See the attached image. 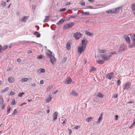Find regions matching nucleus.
<instances>
[{
    "label": "nucleus",
    "instance_id": "14",
    "mask_svg": "<svg viewBox=\"0 0 135 135\" xmlns=\"http://www.w3.org/2000/svg\"><path fill=\"white\" fill-rule=\"evenodd\" d=\"M103 116V113H101V115L100 116L99 118H98V121L97 122V124H99L100 122H101L102 120Z\"/></svg>",
    "mask_w": 135,
    "mask_h": 135
},
{
    "label": "nucleus",
    "instance_id": "3",
    "mask_svg": "<svg viewBox=\"0 0 135 135\" xmlns=\"http://www.w3.org/2000/svg\"><path fill=\"white\" fill-rule=\"evenodd\" d=\"M132 43L129 45V47H132L135 46V35H131V36Z\"/></svg>",
    "mask_w": 135,
    "mask_h": 135
},
{
    "label": "nucleus",
    "instance_id": "59",
    "mask_svg": "<svg viewBox=\"0 0 135 135\" xmlns=\"http://www.w3.org/2000/svg\"><path fill=\"white\" fill-rule=\"evenodd\" d=\"M58 91L57 90H56L54 91L52 93H53L54 94H55Z\"/></svg>",
    "mask_w": 135,
    "mask_h": 135
},
{
    "label": "nucleus",
    "instance_id": "22",
    "mask_svg": "<svg viewBox=\"0 0 135 135\" xmlns=\"http://www.w3.org/2000/svg\"><path fill=\"white\" fill-rule=\"evenodd\" d=\"M113 12H113V13H118L119 11V8H116L115 10L113 9Z\"/></svg>",
    "mask_w": 135,
    "mask_h": 135
},
{
    "label": "nucleus",
    "instance_id": "47",
    "mask_svg": "<svg viewBox=\"0 0 135 135\" xmlns=\"http://www.w3.org/2000/svg\"><path fill=\"white\" fill-rule=\"evenodd\" d=\"M118 96V94H115L113 96V97L114 98H117Z\"/></svg>",
    "mask_w": 135,
    "mask_h": 135
},
{
    "label": "nucleus",
    "instance_id": "2",
    "mask_svg": "<svg viewBox=\"0 0 135 135\" xmlns=\"http://www.w3.org/2000/svg\"><path fill=\"white\" fill-rule=\"evenodd\" d=\"M46 55L47 57L50 59H55V57L52 55V53L49 50L46 51Z\"/></svg>",
    "mask_w": 135,
    "mask_h": 135
},
{
    "label": "nucleus",
    "instance_id": "61",
    "mask_svg": "<svg viewBox=\"0 0 135 135\" xmlns=\"http://www.w3.org/2000/svg\"><path fill=\"white\" fill-rule=\"evenodd\" d=\"M117 83L119 84L120 83V81L119 80H118L117 81Z\"/></svg>",
    "mask_w": 135,
    "mask_h": 135
},
{
    "label": "nucleus",
    "instance_id": "51",
    "mask_svg": "<svg viewBox=\"0 0 135 135\" xmlns=\"http://www.w3.org/2000/svg\"><path fill=\"white\" fill-rule=\"evenodd\" d=\"M28 100L29 101V102H31V101H32V99L31 98V97H29L28 99Z\"/></svg>",
    "mask_w": 135,
    "mask_h": 135
},
{
    "label": "nucleus",
    "instance_id": "46",
    "mask_svg": "<svg viewBox=\"0 0 135 135\" xmlns=\"http://www.w3.org/2000/svg\"><path fill=\"white\" fill-rule=\"evenodd\" d=\"M79 4H81V5H82V6H85V3L84 2H81L79 3Z\"/></svg>",
    "mask_w": 135,
    "mask_h": 135
},
{
    "label": "nucleus",
    "instance_id": "29",
    "mask_svg": "<svg viewBox=\"0 0 135 135\" xmlns=\"http://www.w3.org/2000/svg\"><path fill=\"white\" fill-rule=\"evenodd\" d=\"M106 12L107 13H112L113 12H113V9L108 10L106 11Z\"/></svg>",
    "mask_w": 135,
    "mask_h": 135
},
{
    "label": "nucleus",
    "instance_id": "15",
    "mask_svg": "<svg viewBox=\"0 0 135 135\" xmlns=\"http://www.w3.org/2000/svg\"><path fill=\"white\" fill-rule=\"evenodd\" d=\"M70 94L76 96V97H77L78 96V93L76 91L74 90L72 91Z\"/></svg>",
    "mask_w": 135,
    "mask_h": 135
},
{
    "label": "nucleus",
    "instance_id": "26",
    "mask_svg": "<svg viewBox=\"0 0 135 135\" xmlns=\"http://www.w3.org/2000/svg\"><path fill=\"white\" fill-rule=\"evenodd\" d=\"M86 34L88 35L89 36L91 37L93 35L92 33H91L90 32H89L87 31H85Z\"/></svg>",
    "mask_w": 135,
    "mask_h": 135
},
{
    "label": "nucleus",
    "instance_id": "28",
    "mask_svg": "<svg viewBox=\"0 0 135 135\" xmlns=\"http://www.w3.org/2000/svg\"><path fill=\"white\" fill-rule=\"evenodd\" d=\"M132 8L133 12H135V4H133L132 5Z\"/></svg>",
    "mask_w": 135,
    "mask_h": 135
},
{
    "label": "nucleus",
    "instance_id": "40",
    "mask_svg": "<svg viewBox=\"0 0 135 135\" xmlns=\"http://www.w3.org/2000/svg\"><path fill=\"white\" fill-rule=\"evenodd\" d=\"M10 109H11V107H9L7 109V114H8L9 113H10Z\"/></svg>",
    "mask_w": 135,
    "mask_h": 135
},
{
    "label": "nucleus",
    "instance_id": "25",
    "mask_svg": "<svg viewBox=\"0 0 135 135\" xmlns=\"http://www.w3.org/2000/svg\"><path fill=\"white\" fill-rule=\"evenodd\" d=\"M97 96L101 98H102L103 97V95L100 92L98 93Z\"/></svg>",
    "mask_w": 135,
    "mask_h": 135
},
{
    "label": "nucleus",
    "instance_id": "23",
    "mask_svg": "<svg viewBox=\"0 0 135 135\" xmlns=\"http://www.w3.org/2000/svg\"><path fill=\"white\" fill-rule=\"evenodd\" d=\"M98 51L100 53H105L107 52V51L104 50H98Z\"/></svg>",
    "mask_w": 135,
    "mask_h": 135
},
{
    "label": "nucleus",
    "instance_id": "8",
    "mask_svg": "<svg viewBox=\"0 0 135 135\" xmlns=\"http://www.w3.org/2000/svg\"><path fill=\"white\" fill-rule=\"evenodd\" d=\"M87 41L86 39H83L81 41V44L80 45L84 47H86L87 44Z\"/></svg>",
    "mask_w": 135,
    "mask_h": 135
},
{
    "label": "nucleus",
    "instance_id": "17",
    "mask_svg": "<svg viewBox=\"0 0 135 135\" xmlns=\"http://www.w3.org/2000/svg\"><path fill=\"white\" fill-rule=\"evenodd\" d=\"M70 41H68L67 43L66 48L68 50H69L70 48Z\"/></svg>",
    "mask_w": 135,
    "mask_h": 135
},
{
    "label": "nucleus",
    "instance_id": "58",
    "mask_svg": "<svg viewBox=\"0 0 135 135\" xmlns=\"http://www.w3.org/2000/svg\"><path fill=\"white\" fill-rule=\"evenodd\" d=\"M4 108H5V105H4V104L2 106V109H4Z\"/></svg>",
    "mask_w": 135,
    "mask_h": 135
},
{
    "label": "nucleus",
    "instance_id": "12",
    "mask_svg": "<svg viewBox=\"0 0 135 135\" xmlns=\"http://www.w3.org/2000/svg\"><path fill=\"white\" fill-rule=\"evenodd\" d=\"M124 38L126 40V41L129 44V43L130 42V39L129 37H128V36L125 35L124 36Z\"/></svg>",
    "mask_w": 135,
    "mask_h": 135
},
{
    "label": "nucleus",
    "instance_id": "34",
    "mask_svg": "<svg viewBox=\"0 0 135 135\" xmlns=\"http://www.w3.org/2000/svg\"><path fill=\"white\" fill-rule=\"evenodd\" d=\"M93 119V118L90 117L86 119V121L87 122H89L91 119Z\"/></svg>",
    "mask_w": 135,
    "mask_h": 135
},
{
    "label": "nucleus",
    "instance_id": "60",
    "mask_svg": "<svg viewBox=\"0 0 135 135\" xmlns=\"http://www.w3.org/2000/svg\"><path fill=\"white\" fill-rule=\"evenodd\" d=\"M2 48H3V47H2V46H1V45H0V50L1 51L2 50Z\"/></svg>",
    "mask_w": 135,
    "mask_h": 135
},
{
    "label": "nucleus",
    "instance_id": "11",
    "mask_svg": "<svg viewBox=\"0 0 135 135\" xmlns=\"http://www.w3.org/2000/svg\"><path fill=\"white\" fill-rule=\"evenodd\" d=\"M105 60H97L96 61L98 64H102L104 63Z\"/></svg>",
    "mask_w": 135,
    "mask_h": 135
},
{
    "label": "nucleus",
    "instance_id": "16",
    "mask_svg": "<svg viewBox=\"0 0 135 135\" xmlns=\"http://www.w3.org/2000/svg\"><path fill=\"white\" fill-rule=\"evenodd\" d=\"M58 114V113L57 112H55L53 115V119L55 120L57 119V116Z\"/></svg>",
    "mask_w": 135,
    "mask_h": 135
},
{
    "label": "nucleus",
    "instance_id": "39",
    "mask_svg": "<svg viewBox=\"0 0 135 135\" xmlns=\"http://www.w3.org/2000/svg\"><path fill=\"white\" fill-rule=\"evenodd\" d=\"M43 56L42 55H40L39 56L37 57V58L38 59H41L43 58Z\"/></svg>",
    "mask_w": 135,
    "mask_h": 135
},
{
    "label": "nucleus",
    "instance_id": "30",
    "mask_svg": "<svg viewBox=\"0 0 135 135\" xmlns=\"http://www.w3.org/2000/svg\"><path fill=\"white\" fill-rule=\"evenodd\" d=\"M8 49V46L7 45H4L2 49V50H5L6 49Z\"/></svg>",
    "mask_w": 135,
    "mask_h": 135
},
{
    "label": "nucleus",
    "instance_id": "43",
    "mask_svg": "<svg viewBox=\"0 0 135 135\" xmlns=\"http://www.w3.org/2000/svg\"><path fill=\"white\" fill-rule=\"evenodd\" d=\"M135 125V123H133L131 125V126L129 128H132Z\"/></svg>",
    "mask_w": 135,
    "mask_h": 135
},
{
    "label": "nucleus",
    "instance_id": "45",
    "mask_svg": "<svg viewBox=\"0 0 135 135\" xmlns=\"http://www.w3.org/2000/svg\"><path fill=\"white\" fill-rule=\"evenodd\" d=\"M6 2L3 1L2 3V5L3 6H6Z\"/></svg>",
    "mask_w": 135,
    "mask_h": 135
},
{
    "label": "nucleus",
    "instance_id": "42",
    "mask_svg": "<svg viewBox=\"0 0 135 135\" xmlns=\"http://www.w3.org/2000/svg\"><path fill=\"white\" fill-rule=\"evenodd\" d=\"M17 111L16 109L14 110L13 112V113L12 114L13 115H15L17 113Z\"/></svg>",
    "mask_w": 135,
    "mask_h": 135
},
{
    "label": "nucleus",
    "instance_id": "52",
    "mask_svg": "<svg viewBox=\"0 0 135 135\" xmlns=\"http://www.w3.org/2000/svg\"><path fill=\"white\" fill-rule=\"evenodd\" d=\"M80 126H78L75 127V128L76 130L78 129L79 128H80Z\"/></svg>",
    "mask_w": 135,
    "mask_h": 135
},
{
    "label": "nucleus",
    "instance_id": "13",
    "mask_svg": "<svg viewBox=\"0 0 135 135\" xmlns=\"http://www.w3.org/2000/svg\"><path fill=\"white\" fill-rule=\"evenodd\" d=\"M60 121L61 123L64 124L65 123L67 120L66 119L61 117V119L60 120Z\"/></svg>",
    "mask_w": 135,
    "mask_h": 135
},
{
    "label": "nucleus",
    "instance_id": "38",
    "mask_svg": "<svg viewBox=\"0 0 135 135\" xmlns=\"http://www.w3.org/2000/svg\"><path fill=\"white\" fill-rule=\"evenodd\" d=\"M24 92H22L20 93L18 95V96L20 97H21L23 95L25 94Z\"/></svg>",
    "mask_w": 135,
    "mask_h": 135
},
{
    "label": "nucleus",
    "instance_id": "31",
    "mask_svg": "<svg viewBox=\"0 0 135 135\" xmlns=\"http://www.w3.org/2000/svg\"><path fill=\"white\" fill-rule=\"evenodd\" d=\"M27 20V17L26 16L24 17L21 20L22 22H25Z\"/></svg>",
    "mask_w": 135,
    "mask_h": 135
},
{
    "label": "nucleus",
    "instance_id": "21",
    "mask_svg": "<svg viewBox=\"0 0 135 135\" xmlns=\"http://www.w3.org/2000/svg\"><path fill=\"white\" fill-rule=\"evenodd\" d=\"M8 80L9 82L12 83L14 81V79L12 77H9L8 78Z\"/></svg>",
    "mask_w": 135,
    "mask_h": 135
},
{
    "label": "nucleus",
    "instance_id": "48",
    "mask_svg": "<svg viewBox=\"0 0 135 135\" xmlns=\"http://www.w3.org/2000/svg\"><path fill=\"white\" fill-rule=\"evenodd\" d=\"M60 20L62 23V22H63L64 21L65 19L64 18H62Z\"/></svg>",
    "mask_w": 135,
    "mask_h": 135
},
{
    "label": "nucleus",
    "instance_id": "44",
    "mask_svg": "<svg viewBox=\"0 0 135 135\" xmlns=\"http://www.w3.org/2000/svg\"><path fill=\"white\" fill-rule=\"evenodd\" d=\"M15 93L14 92L11 91L10 93V95H13L15 94Z\"/></svg>",
    "mask_w": 135,
    "mask_h": 135
},
{
    "label": "nucleus",
    "instance_id": "56",
    "mask_svg": "<svg viewBox=\"0 0 135 135\" xmlns=\"http://www.w3.org/2000/svg\"><path fill=\"white\" fill-rule=\"evenodd\" d=\"M62 23V22H61L60 21V20H59L57 23V24L59 25L61 24Z\"/></svg>",
    "mask_w": 135,
    "mask_h": 135
},
{
    "label": "nucleus",
    "instance_id": "4",
    "mask_svg": "<svg viewBox=\"0 0 135 135\" xmlns=\"http://www.w3.org/2000/svg\"><path fill=\"white\" fill-rule=\"evenodd\" d=\"M74 25V22H71L68 24H66L64 25V29L65 30H67L69 28H71Z\"/></svg>",
    "mask_w": 135,
    "mask_h": 135
},
{
    "label": "nucleus",
    "instance_id": "54",
    "mask_svg": "<svg viewBox=\"0 0 135 135\" xmlns=\"http://www.w3.org/2000/svg\"><path fill=\"white\" fill-rule=\"evenodd\" d=\"M118 117V115H115V120H117Z\"/></svg>",
    "mask_w": 135,
    "mask_h": 135
},
{
    "label": "nucleus",
    "instance_id": "62",
    "mask_svg": "<svg viewBox=\"0 0 135 135\" xmlns=\"http://www.w3.org/2000/svg\"><path fill=\"white\" fill-rule=\"evenodd\" d=\"M40 34L39 33L37 34V35L36 36V37H39L40 36Z\"/></svg>",
    "mask_w": 135,
    "mask_h": 135
},
{
    "label": "nucleus",
    "instance_id": "9",
    "mask_svg": "<svg viewBox=\"0 0 135 135\" xmlns=\"http://www.w3.org/2000/svg\"><path fill=\"white\" fill-rule=\"evenodd\" d=\"M131 83H128L125 85L123 88L124 90H127L130 88L131 85Z\"/></svg>",
    "mask_w": 135,
    "mask_h": 135
},
{
    "label": "nucleus",
    "instance_id": "64",
    "mask_svg": "<svg viewBox=\"0 0 135 135\" xmlns=\"http://www.w3.org/2000/svg\"><path fill=\"white\" fill-rule=\"evenodd\" d=\"M21 60H17V61L18 63H20L21 61Z\"/></svg>",
    "mask_w": 135,
    "mask_h": 135
},
{
    "label": "nucleus",
    "instance_id": "63",
    "mask_svg": "<svg viewBox=\"0 0 135 135\" xmlns=\"http://www.w3.org/2000/svg\"><path fill=\"white\" fill-rule=\"evenodd\" d=\"M71 3H70V2H68L66 4V5H69Z\"/></svg>",
    "mask_w": 135,
    "mask_h": 135
},
{
    "label": "nucleus",
    "instance_id": "7",
    "mask_svg": "<svg viewBox=\"0 0 135 135\" xmlns=\"http://www.w3.org/2000/svg\"><path fill=\"white\" fill-rule=\"evenodd\" d=\"M114 74V73L113 72L108 73L106 74L105 75V77L107 79L109 80H111L112 79V77Z\"/></svg>",
    "mask_w": 135,
    "mask_h": 135
},
{
    "label": "nucleus",
    "instance_id": "37",
    "mask_svg": "<svg viewBox=\"0 0 135 135\" xmlns=\"http://www.w3.org/2000/svg\"><path fill=\"white\" fill-rule=\"evenodd\" d=\"M13 105H16L15 100V99H12L11 103Z\"/></svg>",
    "mask_w": 135,
    "mask_h": 135
},
{
    "label": "nucleus",
    "instance_id": "19",
    "mask_svg": "<svg viewBox=\"0 0 135 135\" xmlns=\"http://www.w3.org/2000/svg\"><path fill=\"white\" fill-rule=\"evenodd\" d=\"M126 48L122 46L119 48V52H122L125 50Z\"/></svg>",
    "mask_w": 135,
    "mask_h": 135
},
{
    "label": "nucleus",
    "instance_id": "50",
    "mask_svg": "<svg viewBox=\"0 0 135 135\" xmlns=\"http://www.w3.org/2000/svg\"><path fill=\"white\" fill-rule=\"evenodd\" d=\"M66 9L65 8H62L60 10V11H65L66 10Z\"/></svg>",
    "mask_w": 135,
    "mask_h": 135
},
{
    "label": "nucleus",
    "instance_id": "27",
    "mask_svg": "<svg viewBox=\"0 0 135 135\" xmlns=\"http://www.w3.org/2000/svg\"><path fill=\"white\" fill-rule=\"evenodd\" d=\"M82 14L83 15H89L90 14V13L89 12H83Z\"/></svg>",
    "mask_w": 135,
    "mask_h": 135
},
{
    "label": "nucleus",
    "instance_id": "1",
    "mask_svg": "<svg viewBox=\"0 0 135 135\" xmlns=\"http://www.w3.org/2000/svg\"><path fill=\"white\" fill-rule=\"evenodd\" d=\"M116 54L117 53L115 51H113L111 52H107L105 54H102L100 56L103 59H108L110 57L112 56V55Z\"/></svg>",
    "mask_w": 135,
    "mask_h": 135
},
{
    "label": "nucleus",
    "instance_id": "20",
    "mask_svg": "<svg viewBox=\"0 0 135 135\" xmlns=\"http://www.w3.org/2000/svg\"><path fill=\"white\" fill-rule=\"evenodd\" d=\"M49 17L48 16H45V18L43 20V22L44 23L48 22L49 21Z\"/></svg>",
    "mask_w": 135,
    "mask_h": 135
},
{
    "label": "nucleus",
    "instance_id": "55",
    "mask_svg": "<svg viewBox=\"0 0 135 135\" xmlns=\"http://www.w3.org/2000/svg\"><path fill=\"white\" fill-rule=\"evenodd\" d=\"M40 83L41 84H44V81L42 80H41L40 81Z\"/></svg>",
    "mask_w": 135,
    "mask_h": 135
},
{
    "label": "nucleus",
    "instance_id": "49",
    "mask_svg": "<svg viewBox=\"0 0 135 135\" xmlns=\"http://www.w3.org/2000/svg\"><path fill=\"white\" fill-rule=\"evenodd\" d=\"M31 85L33 87H35V86H36V84L35 83H31Z\"/></svg>",
    "mask_w": 135,
    "mask_h": 135
},
{
    "label": "nucleus",
    "instance_id": "5",
    "mask_svg": "<svg viewBox=\"0 0 135 135\" xmlns=\"http://www.w3.org/2000/svg\"><path fill=\"white\" fill-rule=\"evenodd\" d=\"M82 36V34L78 32L75 33L73 35L74 37L76 40H79Z\"/></svg>",
    "mask_w": 135,
    "mask_h": 135
},
{
    "label": "nucleus",
    "instance_id": "36",
    "mask_svg": "<svg viewBox=\"0 0 135 135\" xmlns=\"http://www.w3.org/2000/svg\"><path fill=\"white\" fill-rule=\"evenodd\" d=\"M9 89V88L8 87H6L3 90L2 92L3 93H4L6 91H7Z\"/></svg>",
    "mask_w": 135,
    "mask_h": 135
},
{
    "label": "nucleus",
    "instance_id": "10",
    "mask_svg": "<svg viewBox=\"0 0 135 135\" xmlns=\"http://www.w3.org/2000/svg\"><path fill=\"white\" fill-rule=\"evenodd\" d=\"M72 81V80L71 78L68 77L66 79V81L65 82V83L66 84H70Z\"/></svg>",
    "mask_w": 135,
    "mask_h": 135
},
{
    "label": "nucleus",
    "instance_id": "24",
    "mask_svg": "<svg viewBox=\"0 0 135 135\" xmlns=\"http://www.w3.org/2000/svg\"><path fill=\"white\" fill-rule=\"evenodd\" d=\"M29 79L27 78H24L22 79L21 81L22 82H25L27 81Z\"/></svg>",
    "mask_w": 135,
    "mask_h": 135
},
{
    "label": "nucleus",
    "instance_id": "57",
    "mask_svg": "<svg viewBox=\"0 0 135 135\" xmlns=\"http://www.w3.org/2000/svg\"><path fill=\"white\" fill-rule=\"evenodd\" d=\"M69 134H71L72 132V130L71 129H69Z\"/></svg>",
    "mask_w": 135,
    "mask_h": 135
},
{
    "label": "nucleus",
    "instance_id": "33",
    "mask_svg": "<svg viewBox=\"0 0 135 135\" xmlns=\"http://www.w3.org/2000/svg\"><path fill=\"white\" fill-rule=\"evenodd\" d=\"M51 99V97H49L45 101L47 103H49L50 102Z\"/></svg>",
    "mask_w": 135,
    "mask_h": 135
},
{
    "label": "nucleus",
    "instance_id": "53",
    "mask_svg": "<svg viewBox=\"0 0 135 135\" xmlns=\"http://www.w3.org/2000/svg\"><path fill=\"white\" fill-rule=\"evenodd\" d=\"M32 51L31 50H29L27 52V53H28V54H30L32 52Z\"/></svg>",
    "mask_w": 135,
    "mask_h": 135
},
{
    "label": "nucleus",
    "instance_id": "32",
    "mask_svg": "<svg viewBox=\"0 0 135 135\" xmlns=\"http://www.w3.org/2000/svg\"><path fill=\"white\" fill-rule=\"evenodd\" d=\"M96 68L94 67L93 66H92L91 67V68L90 70V71H96Z\"/></svg>",
    "mask_w": 135,
    "mask_h": 135
},
{
    "label": "nucleus",
    "instance_id": "41",
    "mask_svg": "<svg viewBox=\"0 0 135 135\" xmlns=\"http://www.w3.org/2000/svg\"><path fill=\"white\" fill-rule=\"evenodd\" d=\"M4 103V100L3 99H1L0 100V104L1 105H2Z\"/></svg>",
    "mask_w": 135,
    "mask_h": 135
},
{
    "label": "nucleus",
    "instance_id": "35",
    "mask_svg": "<svg viewBox=\"0 0 135 135\" xmlns=\"http://www.w3.org/2000/svg\"><path fill=\"white\" fill-rule=\"evenodd\" d=\"M50 61L51 63L54 64V63L56 62V60H50Z\"/></svg>",
    "mask_w": 135,
    "mask_h": 135
},
{
    "label": "nucleus",
    "instance_id": "6",
    "mask_svg": "<svg viewBox=\"0 0 135 135\" xmlns=\"http://www.w3.org/2000/svg\"><path fill=\"white\" fill-rule=\"evenodd\" d=\"M85 48L86 47H84L83 46L80 45V46L78 47V52L80 53H81L83 52H84L85 50Z\"/></svg>",
    "mask_w": 135,
    "mask_h": 135
},
{
    "label": "nucleus",
    "instance_id": "18",
    "mask_svg": "<svg viewBox=\"0 0 135 135\" xmlns=\"http://www.w3.org/2000/svg\"><path fill=\"white\" fill-rule=\"evenodd\" d=\"M45 71V70L44 69L42 68L39 69L37 71V72L39 74H40L41 73H44Z\"/></svg>",
    "mask_w": 135,
    "mask_h": 135
}]
</instances>
